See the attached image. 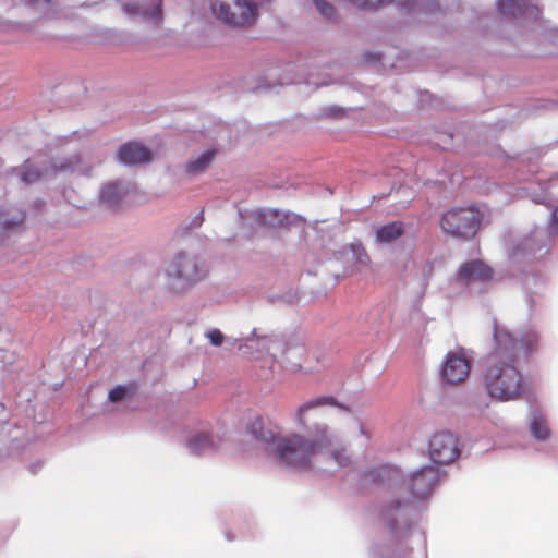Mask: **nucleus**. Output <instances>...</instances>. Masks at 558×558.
<instances>
[{
    "label": "nucleus",
    "instance_id": "nucleus-1",
    "mask_svg": "<svg viewBox=\"0 0 558 558\" xmlns=\"http://www.w3.org/2000/svg\"><path fill=\"white\" fill-rule=\"evenodd\" d=\"M327 405L344 408L331 396H319L298 407L294 422L305 429L306 436L299 433L277 434L272 429L257 428L255 425L252 426L251 432L257 440L265 444L268 453L286 468L295 471L310 470L318 452L330 458L336 466H345L350 459L340 436L326 423L317 422L308 425L313 412Z\"/></svg>",
    "mask_w": 558,
    "mask_h": 558
},
{
    "label": "nucleus",
    "instance_id": "nucleus-15",
    "mask_svg": "<svg viewBox=\"0 0 558 558\" xmlns=\"http://www.w3.org/2000/svg\"><path fill=\"white\" fill-rule=\"evenodd\" d=\"M498 10L504 15L527 21H535L539 14L537 5L531 0H498Z\"/></svg>",
    "mask_w": 558,
    "mask_h": 558
},
{
    "label": "nucleus",
    "instance_id": "nucleus-16",
    "mask_svg": "<svg viewBox=\"0 0 558 558\" xmlns=\"http://www.w3.org/2000/svg\"><path fill=\"white\" fill-rule=\"evenodd\" d=\"M492 278V270L481 260L462 264L457 274V280L465 286L487 281Z\"/></svg>",
    "mask_w": 558,
    "mask_h": 558
},
{
    "label": "nucleus",
    "instance_id": "nucleus-5",
    "mask_svg": "<svg viewBox=\"0 0 558 558\" xmlns=\"http://www.w3.org/2000/svg\"><path fill=\"white\" fill-rule=\"evenodd\" d=\"M211 10L218 19L232 25L251 23L257 15L256 5L248 0H215Z\"/></svg>",
    "mask_w": 558,
    "mask_h": 558
},
{
    "label": "nucleus",
    "instance_id": "nucleus-10",
    "mask_svg": "<svg viewBox=\"0 0 558 558\" xmlns=\"http://www.w3.org/2000/svg\"><path fill=\"white\" fill-rule=\"evenodd\" d=\"M428 451L433 462L451 463L460 454L458 438L449 432L437 433L429 440Z\"/></svg>",
    "mask_w": 558,
    "mask_h": 558
},
{
    "label": "nucleus",
    "instance_id": "nucleus-23",
    "mask_svg": "<svg viewBox=\"0 0 558 558\" xmlns=\"http://www.w3.org/2000/svg\"><path fill=\"white\" fill-rule=\"evenodd\" d=\"M350 252L357 264L367 265L369 257L361 244H351Z\"/></svg>",
    "mask_w": 558,
    "mask_h": 558
},
{
    "label": "nucleus",
    "instance_id": "nucleus-17",
    "mask_svg": "<svg viewBox=\"0 0 558 558\" xmlns=\"http://www.w3.org/2000/svg\"><path fill=\"white\" fill-rule=\"evenodd\" d=\"M118 157L125 166H136L153 160V153L138 143H128L120 147Z\"/></svg>",
    "mask_w": 558,
    "mask_h": 558
},
{
    "label": "nucleus",
    "instance_id": "nucleus-20",
    "mask_svg": "<svg viewBox=\"0 0 558 558\" xmlns=\"http://www.w3.org/2000/svg\"><path fill=\"white\" fill-rule=\"evenodd\" d=\"M215 149H206L202 151L201 154L192 157L185 165H184V171L189 175L196 177L198 174H202L205 172L209 166L211 165L215 156H216Z\"/></svg>",
    "mask_w": 558,
    "mask_h": 558
},
{
    "label": "nucleus",
    "instance_id": "nucleus-9",
    "mask_svg": "<svg viewBox=\"0 0 558 558\" xmlns=\"http://www.w3.org/2000/svg\"><path fill=\"white\" fill-rule=\"evenodd\" d=\"M165 272L173 289H182L196 279L197 266L192 257L179 253L167 264Z\"/></svg>",
    "mask_w": 558,
    "mask_h": 558
},
{
    "label": "nucleus",
    "instance_id": "nucleus-12",
    "mask_svg": "<svg viewBox=\"0 0 558 558\" xmlns=\"http://www.w3.org/2000/svg\"><path fill=\"white\" fill-rule=\"evenodd\" d=\"M547 243L546 233L536 229L529 235L517 239L509 248V257L513 262H518L524 257L534 255L537 251L544 247Z\"/></svg>",
    "mask_w": 558,
    "mask_h": 558
},
{
    "label": "nucleus",
    "instance_id": "nucleus-11",
    "mask_svg": "<svg viewBox=\"0 0 558 558\" xmlns=\"http://www.w3.org/2000/svg\"><path fill=\"white\" fill-rule=\"evenodd\" d=\"M470 374V360L463 350L449 352L442 364V378L456 385L464 381Z\"/></svg>",
    "mask_w": 558,
    "mask_h": 558
},
{
    "label": "nucleus",
    "instance_id": "nucleus-27",
    "mask_svg": "<svg viewBox=\"0 0 558 558\" xmlns=\"http://www.w3.org/2000/svg\"><path fill=\"white\" fill-rule=\"evenodd\" d=\"M356 424H357V429H359L360 436L364 437L367 440L371 439L372 429H371L369 425L360 418L356 421Z\"/></svg>",
    "mask_w": 558,
    "mask_h": 558
},
{
    "label": "nucleus",
    "instance_id": "nucleus-19",
    "mask_svg": "<svg viewBox=\"0 0 558 558\" xmlns=\"http://www.w3.org/2000/svg\"><path fill=\"white\" fill-rule=\"evenodd\" d=\"M218 447V437L207 432H195L186 440V448L193 454H208Z\"/></svg>",
    "mask_w": 558,
    "mask_h": 558
},
{
    "label": "nucleus",
    "instance_id": "nucleus-6",
    "mask_svg": "<svg viewBox=\"0 0 558 558\" xmlns=\"http://www.w3.org/2000/svg\"><path fill=\"white\" fill-rule=\"evenodd\" d=\"M480 226L478 213L472 208L447 211L441 218V228L453 236H472Z\"/></svg>",
    "mask_w": 558,
    "mask_h": 558
},
{
    "label": "nucleus",
    "instance_id": "nucleus-26",
    "mask_svg": "<svg viewBox=\"0 0 558 558\" xmlns=\"http://www.w3.org/2000/svg\"><path fill=\"white\" fill-rule=\"evenodd\" d=\"M128 389L123 386H117L109 391L108 398L111 402H119L126 396Z\"/></svg>",
    "mask_w": 558,
    "mask_h": 558
},
{
    "label": "nucleus",
    "instance_id": "nucleus-3",
    "mask_svg": "<svg viewBox=\"0 0 558 558\" xmlns=\"http://www.w3.org/2000/svg\"><path fill=\"white\" fill-rule=\"evenodd\" d=\"M387 473L389 481L399 486L401 494L407 495V500L398 499L396 502H391L390 507L393 509L412 502L413 498H424L439 480V470L433 466H425L408 477L402 476L397 468L387 469Z\"/></svg>",
    "mask_w": 558,
    "mask_h": 558
},
{
    "label": "nucleus",
    "instance_id": "nucleus-2",
    "mask_svg": "<svg viewBox=\"0 0 558 558\" xmlns=\"http://www.w3.org/2000/svg\"><path fill=\"white\" fill-rule=\"evenodd\" d=\"M494 349L482 372L481 383L486 393L499 402L517 401L525 392V380L518 365V357L532 352L538 343L533 329L512 335L509 328L494 322Z\"/></svg>",
    "mask_w": 558,
    "mask_h": 558
},
{
    "label": "nucleus",
    "instance_id": "nucleus-18",
    "mask_svg": "<svg viewBox=\"0 0 558 558\" xmlns=\"http://www.w3.org/2000/svg\"><path fill=\"white\" fill-rule=\"evenodd\" d=\"M122 10L130 16H140L145 21L159 23L162 20V12L160 9V0H157L151 5L144 2L132 1L122 4Z\"/></svg>",
    "mask_w": 558,
    "mask_h": 558
},
{
    "label": "nucleus",
    "instance_id": "nucleus-7",
    "mask_svg": "<svg viewBox=\"0 0 558 558\" xmlns=\"http://www.w3.org/2000/svg\"><path fill=\"white\" fill-rule=\"evenodd\" d=\"M283 362L292 371L319 372L329 365V359L325 354H312L306 357L307 351L302 344L289 345L279 352Z\"/></svg>",
    "mask_w": 558,
    "mask_h": 558
},
{
    "label": "nucleus",
    "instance_id": "nucleus-8",
    "mask_svg": "<svg viewBox=\"0 0 558 558\" xmlns=\"http://www.w3.org/2000/svg\"><path fill=\"white\" fill-rule=\"evenodd\" d=\"M282 347L283 342L277 336L262 333L259 330L254 329L252 335L245 338L244 343L239 345V350L244 355L252 357L270 355L278 359Z\"/></svg>",
    "mask_w": 558,
    "mask_h": 558
},
{
    "label": "nucleus",
    "instance_id": "nucleus-14",
    "mask_svg": "<svg viewBox=\"0 0 558 558\" xmlns=\"http://www.w3.org/2000/svg\"><path fill=\"white\" fill-rule=\"evenodd\" d=\"M136 192V186L129 181H114L106 184L100 191V199L107 206L114 208Z\"/></svg>",
    "mask_w": 558,
    "mask_h": 558
},
{
    "label": "nucleus",
    "instance_id": "nucleus-24",
    "mask_svg": "<svg viewBox=\"0 0 558 558\" xmlns=\"http://www.w3.org/2000/svg\"><path fill=\"white\" fill-rule=\"evenodd\" d=\"M317 11L326 19H331L335 15V9L325 0H314Z\"/></svg>",
    "mask_w": 558,
    "mask_h": 558
},
{
    "label": "nucleus",
    "instance_id": "nucleus-13",
    "mask_svg": "<svg viewBox=\"0 0 558 558\" xmlns=\"http://www.w3.org/2000/svg\"><path fill=\"white\" fill-rule=\"evenodd\" d=\"M247 219H254L258 225L269 228H281L301 221V217L289 211L271 208H257L250 213Z\"/></svg>",
    "mask_w": 558,
    "mask_h": 558
},
{
    "label": "nucleus",
    "instance_id": "nucleus-25",
    "mask_svg": "<svg viewBox=\"0 0 558 558\" xmlns=\"http://www.w3.org/2000/svg\"><path fill=\"white\" fill-rule=\"evenodd\" d=\"M205 337L210 341V343L215 347H219L223 342V335L219 329H210L206 331Z\"/></svg>",
    "mask_w": 558,
    "mask_h": 558
},
{
    "label": "nucleus",
    "instance_id": "nucleus-21",
    "mask_svg": "<svg viewBox=\"0 0 558 558\" xmlns=\"http://www.w3.org/2000/svg\"><path fill=\"white\" fill-rule=\"evenodd\" d=\"M530 430L533 437L539 441H546L551 436V429L546 416L539 411H533L530 415Z\"/></svg>",
    "mask_w": 558,
    "mask_h": 558
},
{
    "label": "nucleus",
    "instance_id": "nucleus-22",
    "mask_svg": "<svg viewBox=\"0 0 558 558\" xmlns=\"http://www.w3.org/2000/svg\"><path fill=\"white\" fill-rule=\"evenodd\" d=\"M403 233V223L400 221H393L381 226L376 230V241L383 244H388L399 239Z\"/></svg>",
    "mask_w": 558,
    "mask_h": 558
},
{
    "label": "nucleus",
    "instance_id": "nucleus-28",
    "mask_svg": "<svg viewBox=\"0 0 558 558\" xmlns=\"http://www.w3.org/2000/svg\"><path fill=\"white\" fill-rule=\"evenodd\" d=\"M555 180H558V174L556 175ZM550 232L554 234L558 233V207L555 208L551 214Z\"/></svg>",
    "mask_w": 558,
    "mask_h": 558
},
{
    "label": "nucleus",
    "instance_id": "nucleus-4",
    "mask_svg": "<svg viewBox=\"0 0 558 558\" xmlns=\"http://www.w3.org/2000/svg\"><path fill=\"white\" fill-rule=\"evenodd\" d=\"M90 166L80 156L73 155L53 159L48 166L45 160L27 161L25 166L16 170L17 175L24 183H33L41 178H51L58 172L77 171L88 173Z\"/></svg>",
    "mask_w": 558,
    "mask_h": 558
}]
</instances>
